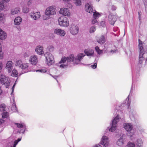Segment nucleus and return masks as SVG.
Returning <instances> with one entry per match:
<instances>
[{
  "mask_svg": "<svg viewBox=\"0 0 147 147\" xmlns=\"http://www.w3.org/2000/svg\"><path fill=\"white\" fill-rule=\"evenodd\" d=\"M116 51V50H112L111 51V52L112 53H115Z\"/></svg>",
  "mask_w": 147,
  "mask_h": 147,
  "instance_id": "nucleus-58",
  "label": "nucleus"
},
{
  "mask_svg": "<svg viewBox=\"0 0 147 147\" xmlns=\"http://www.w3.org/2000/svg\"><path fill=\"white\" fill-rule=\"evenodd\" d=\"M111 9L113 11L117 9V7L116 6L113 5L111 6Z\"/></svg>",
  "mask_w": 147,
  "mask_h": 147,
  "instance_id": "nucleus-53",
  "label": "nucleus"
},
{
  "mask_svg": "<svg viewBox=\"0 0 147 147\" xmlns=\"http://www.w3.org/2000/svg\"><path fill=\"white\" fill-rule=\"evenodd\" d=\"M11 110L13 112H16L17 111L16 105L14 102L12 104L11 107Z\"/></svg>",
  "mask_w": 147,
  "mask_h": 147,
  "instance_id": "nucleus-34",
  "label": "nucleus"
},
{
  "mask_svg": "<svg viewBox=\"0 0 147 147\" xmlns=\"http://www.w3.org/2000/svg\"><path fill=\"white\" fill-rule=\"evenodd\" d=\"M129 96L126 98V100L125 103H123L121 105V106H123L125 105L127 107H128L130 105V102L129 101Z\"/></svg>",
  "mask_w": 147,
  "mask_h": 147,
  "instance_id": "nucleus-28",
  "label": "nucleus"
},
{
  "mask_svg": "<svg viewBox=\"0 0 147 147\" xmlns=\"http://www.w3.org/2000/svg\"><path fill=\"white\" fill-rule=\"evenodd\" d=\"M23 11L24 13H27L29 11V9L27 7H24L23 8Z\"/></svg>",
  "mask_w": 147,
  "mask_h": 147,
  "instance_id": "nucleus-46",
  "label": "nucleus"
},
{
  "mask_svg": "<svg viewBox=\"0 0 147 147\" xmlns=\"http://www.w3.org/2000/svg\"><path fill=\"white\" fill-rule=\"evenodd\" d=\"M127 147H135V144L133 142H129L127 144Z\"/></svg>",
  "mask_w": 147,
  "mask_h": 147,
  "instance_id": "nucleus-42",
  "label": "nucleus"
},
{
  "mask_svg": "<svg viewBox=\"0 0 147 147\" xmlns=\"http://www.w3.org/2000/svg\"><path fill=\"white\" fill-rule=\"evenodd\" d=\"M138 18L139 19V20L140 22L141 19V15H142V13L141 11H139L138 13Z\"/></svg>",
  "mask_w": 147,
  "mask_h": 147,
  "instance_id": "nucleus-49",
  "label": "nucleus"
},
{
  "mask_svg": "<svg viewBox=\"0 0 147 147\" xmlns=\"http://www.w3.org/2000/svg\"><path fill=\"white\" fill-rule=\"evenodd\" d=\"M12 73L11 76L13 77H16L18 76V71L15 69L12 70Z\"/></svg>",
  "mask_w": 147,
  "mask_h": 147,
  "instance_id": "nucleus-33",
  "label": "nucleus"
},
{
  "mask_svg": "<svg viewBox=\"0 0 147 147\" xmlns=\"http://www.w3.org/2000/svg\"><path fill=\"white\" fill-rule=\"evenodd\" d=\"M29 61L31 63L35 65L38 62L37 57L36 55L32 56L30 57Z\"/></svg>",
  "mask_w": 147,
  "mask_h": 147,
  "instance_id": "nucleus-18",
  "label": "nucleus"
},
{
  "mask_svg": "<svg viewBox=\"0 0 147 147\" xmlns=\"http://www.w3.org/2000/svg\"><path fill=\"white\" fill-rule=\"evenodd\" d=\"M73 56V59L72 62L76 64H80L81 63V61L85 56V55L83 53H80L78 54L75 57H74L73 55L72 54Z\"/></svg>",
  "mask_w": 147,
  "mask_h": 147,
  "instance_id": "nucleus-4",
  "label": "nucleus"
},
{
  "mask_svg": "<svg viewBox=\"0 0 147 147\" xmlns=\"http://www.w3.org/2000/svg\"><path fill=\"white\" fill-rule=\"evenodd\" d=\"M85 9L86 11L90 13H92L93 12V9L92 6L88 3H87L85 5Z\"/></svg>",
  "mask_w": 147,
  "mask_h": 147,
  "instance_id": "nucleus-21",
  "label": "nucleus"
},
{
  "mask_svg": "<svg viewBox=\"0 0 147 147\" xmlns=\"http://www.w3.org/2000/svg\"><path fill=\"white\" fill-rule=\"evenodd\" d=\"M84 53L88 56H92L94 54V51L90 49H86L84 50Z\"/></svg>",
  "mask_w": 147,
  "mask_h": 147,
  "instance_id": "nucleus-23",
  "label": "nucleus"
},
{
  "mask_svg": "<svg viewBox=\"0 0 147 147\" xmlns=\"http://www.w3.org/2000/svg\"><path fill=\"white\" fill-rule=\"evenodd\" d=\"M54 33L61 36H64L66 33L65 31L60 28L55 29L54 30Z\"/></svg>",
  "mask_w": 147,
  "mask_h": 147,
  "instance_id": "nucleus-14",
  "label": "nucleus"
},
{
  "mask_svg": "<svg viewBox=\"0 0 147 147\" xmlns=\"http://www.w3.org/2000/svg\"><path fill=\"white\" fill-rule=\"evenodd\" d=\"M4 121L2 119H0V125L2 123H3Z\"/></svg>",
  "mask_w": 147,
  "mask_h": 147,
  "instance_id": "nucleus-55",
  "label": "nucleus"
},
{
  "mask_svg": "<svg viewBox=\"0 0 147 147\" xmlns=\"http://www.w3.org/2000/svg\"><path fill=\"white\" fill-rule=\"evenodd\" d=\"M97 42L99 44L102 45L105 42V39L104 36L102 35L96 39Z\"/></svg>",
  "mask_w": 147,
  "mask_h": 147,
  "instance_id": "nucleus-22",
  "label": "nucleus"
},
{
  "mask_svg": "<svg viewBox=\"0 0 147 147\" xmlns=\"http://www.w3.org/2000/svg\"><path fill=\"white\" fill-rule=\"evenodd\" d=\"M139 45V63L140 64H142L144 60V57L143 55L145 53L143 47L142 42L140 39H138Z\"/></svg>",
  "mask_w": 147,
  "mask_h": 147,
  "instance_id": "nucleus-2",
  "label": "nucleus"
},
{
  "mask_svg": "<svg viewBox=\"0 0 147 147\" xmlns=\"http://www.w3.org/2000/svg\"><path fill=\"white\" fill-rule=\"evenodd\" d=\"M102 14V13H99L96 11L93 12L94 18L97 19L100 17Z\"/></svg>",
  "mask_w": 147,
  "mask_h": 147,
  "instance_id": "nucleus-30",
  "label": "nucleus"
},
{
  "mask_svg": "<svg viewBox=\"0 0 147 147\" xmlns=\"http://www.w3.org/2000/svg\"><path fill=\"white\" fill-rule=\"evenodd\" d=\"M58 21L59 25L61 26L67 27L69 25V22L68 21L67 19L65 16L60 17Z\"/></svg>",
  "mask_w": 147,
  "mask_h": 147,
  "instance_id": "nucleus-7",
  "label": "nucleus"
},
{
  "mask_svg": "<svg viewBox=\"0 0 147 147\" xmlns=\"http://www.w3.org/2000/svg\"><path fill=\"white\" fill-rule=\"evenodd\" d=\"M96 30V28L94 26H92L90 28L89 32L90 33H93Z\"/></svg>",
  "mask_w": 147,
  "mask_h": 147,
  "instance_id": "nucleus-41",
  "label": "nucleus"
},
{
  "mask_svg": "<svg viewBox=\"0 0 147 147\" xmlns=\"http://www.w3.org/2000/svg\"><path fill=\"white\" fill-rule=\"evenodd\" d=\"M22 21V19L20 17H18L16 18L14 21V23L15 25H18L21 23Z\"/></svg>",
  "mask_w": 147,
  "mask_h": 147,
  "instance_id": "nucleus-25",
  "label": "nucleus"
},
{
  "mask_svg": "<svg viewBox=\"0 0 147 147\" xmlns=\"http://www.w3.org/2000/svg\"><path fill=\"white\" fill-rule=\"evenodd\" d=\"M50 75L51 76H52L53 77L54 79H55L56 80L57 79V76H52L51 74H50Z\"/></svg>",
  "mask_w": 147,
  "mask_h": 147,
  "instance_id": "nucleus-57",
  "label": "nucleus"
},
{
  "mask_svg": "<svg viewBox=\"0 0 147 147\" xmlns=\"http://www.w3.org/2000/svg\"><path fill=\"white\" fill-rule=\"evenodd\" d=\"M95 49L98 55L101 54L103 53L102 51L100 49L98 46H96L95 47Z\"/></svg>",
  "mask_w": 147,
  "mask_h": 147,
  "instance_id": "nucleus-35",
  "label": "nucleus"
},
{
  "mask_svg": "<svg viewBox=\"0 0 147 147\" xmlns=\"http://www.w3.org/2000/svg\"><path fill=\"white\" fill-rule=\"evenodd\" d=\"M76 4L78 6H80L81 5V0H76L75 1Z\"/></svg>",
  "mask_w": 147,
  "mask_h": 147,
  "instance_id": "nucleus-44",
  "label": "nucleus"
},
{
  "mask_svg": "<svg viewBox=\"0 0 147 147\" xmlns=\"http://www.w3.org/2000/svg\"><path fill=\"white\" fill-rule=\"evenodd\" d=\"M134 82H132V86H131V90L132 89V88L134 87Z\"/></svg>",
  "mask_w": 147,
  "mask_h": 147,
  "instance_id": "nucleus-60",
  "label": "nucleus"
},
{
  "mask_svg": "<svg viewBox=\"0 0 147 147\" xmlns=\"http://www.w3.org/2000/svg\"><path fill=\"white\" fill-rule=\"evenodd\" d=\"M109 140L108 138L106 136H103L101 138L100 144L103 146L107 147L109 146Z\"/></svg>",
  "mask_w": 147,
  "mask_h": 147,
  "instance_id": "nucleus-10",
  "label": "nucleus"
},
{
  "mask_svg": "<svg viewBox=\"0 0 147 147\" xmlns=\"http://www.w3.org/2000/svg\"><path fill=\"white\" fill-rule=\"evenodd\" d=\"M36 71L37 72H39L42 73H44L47 71L46 70L44 69L37 70Z\"/></svg>",
  "mask_w": 147,
  "mask_h": 147,
  "instance_id": "nucleus-39",
  "label": "nucleus"
},
{
  "mask_svg": "<svg viewBox=\"0 0 147 147\" xmlns=\"http://www.w3.org/2000/svg\"><path fill=\"white\" fill-rule=\"evenodd\" d=\"M143 142L140 138H138L136 141V147H143Z\"/></svg>",
  "mask_w": 147,
  "mask_h": 147,
  "instance_id": "nucleus-26",
  "label": "nucleus"
},
{
  "mask_svg": "<svg viewBox=\"0 0 147 147\" xmlns=\"http://www.w3.org/2000/svg\"><path fill=\"white\" fill-rule=\"evenodd\" d=\"M104 23V22H101V23Z\"/></svg>",
  "mask_w": 147,
  "mask_h": 147,
  "instance_id": "nucleus-64",
  "label": "nucleus"
},
{
  "mask_svg": "<svg viewBox=\"0 0 147 147\" xmlns=\"http://www.w3.org/2000/svg\"><path fill=\"white\" fill-rule=\"evenodd\" d=\"M15 124L19 129V133H22L24 134L27 129L26 126L24 123H15Z\"/></svg>",
  "mask_w": 147,
  "mask_h": 147,
  "instance_id": "nucleus-8",
  "label": "nucleus"
},
{
  "mask_svg": "<svg viewBox=\"0 0 147 147\" xmlns=\"http://www.w3.org/2000/svg\"><path fill=\"white\" fill-rule=\"evenodd\" d=\"M46 58V63L48 65H51L54 63V59L53 56L49 52H47L44 55Z\"/></svg>",
  "mask_w": 147,
  "mask_h": 147,
  "instance_id": "nucleus-3",
  "label": "nucleus"
},
{
  "mask_svg": "<svg viewBox=\"0 0 147 147\" xmlns=\"http://www.w3.org/2000/svg\"><path fill=\"white\" fill-rule=\"evenodd\" d=\"M139 131L141 133H144V129H139Z\"/></svg>",
  "mask_w": 147,
  "mask_h": 147,
  "instance_id": "nucleus-54",
  "label": "nucleus"
},
{
  "mask_svg": "<svg viewBox=\"0 0 147 147\" xmlns=\"http://www.w3.org/2000/svg\"><path fill=\"white\" fill-rule=\"evenodd\" d=\"M73 56L70 55L69 57H62L60 61L59 62V63H64L66 61L67 63L72 62L73 59Z\"/></svg>",
  "mask_w": 147,
  "mask_h": 147,
  "instance_id": "nucleus-12",
  "label": "nucleus"
},
{
  "mask_svg": "<svg viewBox=\"0 0 147 147\" xmlns=\"http://www.w3.org/2000/svg\"><path fill=\"white\" fill-rule=\"evenodd\" d=\"M7 36L5 32L0 28V39L2 40L5 39Z\"/></svg>",
  "mask_w": 147,
  "mask_h": 147,
  "instance_id": "nucleus-24",
  "label": "nucleus"
},
{
  "mask_svg": "<svg viewBox=\"0 0 147 147\" xmlns=\"http://www.w3.org/2000/svg\"><path fill=\"white\" fill-rule=\"evenodd\" d=\"M96 18H94L92 21V24H94L97 22Z\"/></svg>",
  "mask_w": 147,
  "mask_h": 147,
  "instance_id": "nucleus-50",
  "label": "nucleus"
},
{
  "mask_svg": "<svg viewBox=\"0 0 147 147\" xmlns=\"http://www.w3.org/2000/svg\"><path fill=\"white\" fill-rule=\"evenodd\" d=\"M79 28L78 26L74 24L71 25L70 30L71 33L73 35L77 34L78 32Z\"/></svg>",
  "mask_w": 147,
  "mask_h": 147,
  "instance_id": "nucleus-9",
  "label": "nucleus"
},
{
  "mask_svg": "<svg viewBox=\"0 0 147 147\" xmlns=\"http://www.w3.org/2000/svg\"><path fill=\"white\" fill-rule=\"evenodd\" d=\"M47 49L50 52H52L54 50V48L53 46L51 45L48 46Z\"/></svg>",
  "mask_w": 147,
  "mask_h": 147,
  "instance_id": "nucleus-40",
  "label": "nucleus"
},
{
  "mask_svg": "<svg viewBox=\"0 0 147 147\" xmlns=\"http://www.w3.org/2000/svg\"><path fill=\"white\" fill-rule=\"evenodd\" d=\"M4 6L3 2H0V11L4 9Z\"/></svg>",
  "mask_w": 147,
  "mask_h": 147,
  "instance_id": "nucleus-45",
  "label": "nucleus"
},
{
  "mask_svg": "<svg viewBox=\"0 0 147 147\" xmlns=\"http://www.w3.org/2000/svg\"><path fill=\"white\" fill-rule=\"evenodd\" d=\"M123 125L124 128L127 132H130L133 128V124L130 123H124Z\"/></svg>",
  "mask_w": 147,
  "mask_h": 147,
  "instance_id": "nucleus-11",
  "label": "nucleus"
},
{
  "mask_svg": "<svg viewBox=\"0 0 147 147\" xmlns=\"http://www.w3.org/2000/svg\"><path fill=\"white\" fill-rule=\"evenodd\" d=\"M7 109L5 104H2L0 105V111H1L3 112L5 111H6Z\"/></svg>",
  "mask_w": 147,
  "mask_h": 147,
  "instance_id": "nucleus-31",
  "label": "nucleus"
},
{
  "mask_svg": "<svg viewBox=\"0 0 147 147\" xmlns=\"http://www.w3.org/2000/svg\"><path fill=\"white\" fill-rule=\"evenodd\" d=\"M60 13L65 16H69L70 12L67 8H63L61 9Z\"/></svg>",
  "mask_w": 147,
  "mask_h": 147,
  "instance_id": "nucleus-17",
  "label": "nucleus"
},
{
  "mask_svg": "<svg viewBox=\"0 0 147 147\" xmlns=\"http://www.w3.org/2000/svg\"><path fill=\"white\" fill-rule=\"evenodd\" d=\"M4 20V16L3 14L0 13V23H3Z\"/></svg>",
  "mask_w": 147,
  "mask_h": 147,
  "instance_id": "nucleus-36",
  "label": "nucleus"
},
{
  "mask_svg": "<svg viewBox=\"0 0 147 147\" xmlns=\"http://www.w3.org/2000/svg\"><path fill=\"white\" fill-rule=\"evenodd\" d=\"M29 67L28 64L27 63H23L21 67H20L23 71V73L28 72V69Z\"/></svg>",
  "mask_w": 147,
  "mask_h": 147,
  "instance_id": "nucleus-20",
  "label": "nucleus"
},
{
  "mask_svg": "<svg viewBox=\"0 0 147 147\" xmlns=\"http://www.w3.org/2000/svg\"><path fill=\"white\" fill-rule=\"evenodd\" d=\"M146 63H147V57L146 59Z\"/></svg>",
  "mask_w": 147,
  "mask_h": 147,
  "instance_id": "nucleus-63",
  "label": "nucleus"
},
{
  "mask_svg": "<svg viewBox=\"0 0 147 147\" xmlns=\"http://www.w3.org/2000/svg\"><path fill=\"white\" fill-rule=\"evenodd\" d=\"M1 115L3 118H7L8 116V113L6 111L3 112Z\"/></svg>",
  "mask_w": 147,
  "mask_h": 147,
  "instance_id": "nucleus-37",
  "label": "nucleus"
},
{
  "mask_svg": "<svg viewBox=\"0 0 147 147\" xmlns=\"http://www.w3.org/2000/svg\"><path fill=\"white\" fill-rule=\"evenodd\" d=\"M97 61L94 63L93 65H91V66L92 68L95 69L97 67Z\"/></svg>",
  "mask_w": 147,
  "mask_h": 147,
  "instance_id": "nucleus-48",
  "label": "nucleus"
},
{
  "mask_svg": "<svg viewBox=\"0 0 147 147\" xmlns=\"http://www.w3.org/2000/svg\"><path fill=\"white\" fill-rule=\"evenodd\" d=\"M0 82L4 85L7 88L9 86L10 80L9 78L3 74H1L0 76Z\"/></svg>",
  "mask_w": 147,
  "mask_h": 147,
  "instance_id": "nucleus-6",
  "label": "nucleus"
},
{
  "mask_svg": "<svg viewBox=\"0 0 147 147\" xmlns=\"http://www.w3.org/2000/svg\"><path fill=\"white\" fill-rule=\"evenodd\" d=\"M43 48L40 45L38 46L36 48L35 51L38 55H41L44 53Z\"/></svg>",
  "mask_w": 147,
  "mask_h": 147,
  "instance_id": "nucleus-19",
  "label": "nucleus"
},
{
  "mask_svg": "<svg viewBox=\"0 0 147 147\" xmlns=\"http://www.w3.org/2000/svg\"><path fill=\"white\" fill-rule=\"evenodd\" d=\"M1 44H0V59H1L3 58L2 55H3V53L2 51V48L1 47Z\"/></svg>",
  "mask_w": 147,
  "mask_h": 147,
  "instance_id": "nucleus-47",
  "label": "nucleus"
},
{
  "mask_svg": "<svg viewBox=\"0 0 147 147\" xmlns=\"http://www.w3.org/2000/svg\"><path fill=\"white\" fill-rule=\"evenodd\" d=\"M123 144V137L122 136L118 140L117 142V144L119 146H122Z\"/></svg>",
  "mask_w": 147,
  "mask_h": 147,
  "instance_id": "nucleus-27",
  "label": "nucleus"
},
{
  "mask_svg": "<svg viewBox=\"0 0 147 147\" xmlns=\"http://www.w3.org/2000/svg\"><path fill=\"white\" fill-rule=\"evenodd\" d=\"M22 64L23 63L22 62V61L21 60H17L15 63L16 66L19 68H20L21 67Z\"/></svg>",
  "mask_w": 147,
  "mask_h": 147,
  "instance_id": "nucleus-32",
  "label": "nucleus"
},
{
  "mask_svg": "<svg viewBox=\"0 0 147 147\" xmlns=\"http://www.w3.org/2000/svg\"><path fill=\"white\" fill-rule=\"evenodd\" d=\"M2 1H4L6 2H9L10 0H2Z\"/></svg>",
  "mask_w": 147,
  "mask_h": 147,
  "instance_id": "nucleus-59",
  "label": "nucleus"
},
{
  "mask_svg": "<svg viewBox=\"0 0 147 147\" xmlns=\"http://www.w3.org/2000/svg\"><path fill=\"white\" fill-rule=\"evenodd\" d=\"M93 147H101V146L99 144H98L94 146Z\"/></svg>",
  "mask_w": 147,
  "mask_h": 147,
  "instance_id": "nucleus-56",
  "label": "nucleus"
},
{
  "mask_svg": "<svg viewBox=\"0 0 147 147\" xmlns=\"http://www.w3.org/2000/svg\"><path fill=\"white\" fill-rule=\"evenodd\" d=\"M144 5L145 7V10L147 13V0H146L145 1Z\"/></svg>",
  "mask_w": 147,
  "mask_h": 147,
  "instance_id": "nucleus-52",
  "label": "nucleus"
},
{
  "mask_svg": "<svg viewBox=\"0 0 147 147\" xmlns=\"http://www.w3.org/2000/svg\"><path fill=\"white\" fill-rule=\"evenodd\" d=\"M16 82H17V81H16V82H15V83L14 84H13V87H12V92L11 93V94H12L13 92L14 91V87L16 85Z\"/></svg>",
  "mask_w": 147,
  "mask_h": 147,
  "instance_id": "nucleus-51",
  "label": "nucleus"
},
{
  "mask_svg": "<svg viewBox=\"0 0 147 147\" xmlns=\"http://www.w3.org/2000/svg\"><path fill=\"white\" fill-rule=\"evenodd\" d=\"M120 119V117L119 115H117L112 121L111 126L109 129V131L113 132L115 131L117 129V123L119 122Z\"/></svg>",
  "mask_w": 147,
  "mask_h": 147,
  "instance_id": "nucleus-5",
  "label": "nucleus"
},
{
  "mask_svg": "<svg viewBox=\"0 0 147 147\" xmlns=\"http://www.w3.org/2000/svg\"><path fill=\"white\" fill-rule=\"evenodd\" d=\"M21 138H19L17 140H15L14 142L13 146H11L10 147H16V146L17 144L18 143L21 141Z\"/></svg>",
  "mask_w": 147,
  "mask_h": 147,
  "instance_id": "nucleus-38",
  "label": "nucleus"
},
{
  "mask_svg": "<svg viewBox=\"0 0 147 147\" xmlns=\"http://www.w3.org/2000/svg\"><path fill=\"white\" fill-rule=\"evenodd\" d=\"M136 76H137V77L138 78L139 76V74H136Z\"/></svg>",
  "mask_w": 147,
  "mask_h": 147,
  "instance_id": "nucleus-62",
  "label": "nucleus"
},
{
  "mask_svg": "<svg viewBox=\"0 0 147 147\" xmlns=\"http://www.w3.org/2000/svg\"><path fill=\"white\" fill-rule=\"evenodd\" d=\"M31 18L34 20H36L39 19L40 17V14L39 12H31L29 14Z\"/></svg>",
  "mask_w": 147,
  "mask_h": 147,
  "instance_id": "nucleus-13",
  "label": "nucleus"
},
{
  "mask_svg": "<svg viewBox=\"0 0 147 147\" xmlns=\"http://www.w3.org/2000/svg\"><path fill=\"white\" fill-rule=\"evenodd\" d=\"M108 20L109 23L111 25H113L116 21V17L111 14H110L108 17Z\"/></svg>",
  "mask_w": 147,
  "mask_h": 147,
  "instance_id": "nucleus-15",
  "label": "nucleus"
},
{
  "mask_svg": "<svg viewBox=\"0 0 147 147\" xmlns=\"http://www.w3.org/2000/svg\"><path fill=\"white\" fill-rule=\"evenodd\" d=\"M6 68L8 70V73H10L13 69V64L12 61H8L6 64Z\"/></svg>",
  "mask_w": 147,
  "mask_h": 147,
  "instance_id": "nucleus-16",
  "label": "nucleus"
},
{
  "mask_svg": "<svg viewBox=\"0 0 147 147\" xmlns=\"http://www.w3.org/2000/svg\"><path fill=\"white\" fill-rule=\"evenodd\" d=\"M20 10V8L19 7H16L13 9L11 10V14L12 15H14L18 13Z\"/></svg>",
  "mask_w": 147,
  "mask_h": 147,
  "instance_id": "nucleus-29",
  "label": "nucleus"
},
{
  "mask_svg": "<svg viewBox=\"0 0 147 147\" xmlns=\"http://www.w3.org/2000/svg\"><path fill=\"white\" fill-rule=\"evenodd\" d=\"M63 64H61L59 65V67L61 68H65L67 67V66L68 65V63H67V64H64V63H63Z\"/></svg>",
  "mask_w": 147,
  "mask_h": 147,
  "instance_id": "nucleus-43",
  "label": "nucleus"
},
{
  "mask_svg": "<svg viewBox=\"0 0 147 147\" xmlns=\"http://www.w3.org/2000/svg\"><path fill=\"white\" fill-rule=\"evenodd\" d=\"M55 7L53 6L47 7L45 11V14L43 16V19L45 20L49 19L51 15L55 14Z\"/></svg>",
  "mask_w": 147,
  "mask_h": 147,
  "instance_id": "nucleus-1",
  "label": "nucleus"
},
{
  "mask_svg": "<svg viewBox=\"0 0 147 147\" xmlns=\"http://www.w3.org/2000/svg\"><path fill=\"white\" fill-rule=\"evenodd\" d=\"M2 91L1 89H0V95L2 94Z\"/></svg>",
  "mask_w": 147,
  "mask_h": 147,
  "instance_id": "nucleus-61",
  "label": "nucleus"
}]
</instances>
